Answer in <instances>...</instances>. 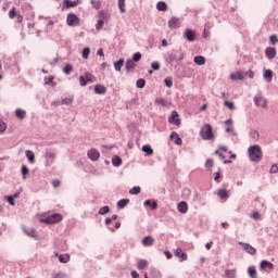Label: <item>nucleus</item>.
Wrapping results in <instances>:
<instances>
[{
    "mask_svg": "<svg viewBox=\"0 0 278 278\" xmlns=\"http://www.w3.org/2000/svg\"><path fill=\"white\" fill-rule=\"evenodd\" d=\"M149 266V262H147V260H139L137 263V268L139 270H144V268H147Z\"/></svg>",
    "mask_w": 278,
    "mask_h": 278,
    "instance_id": "nucleus-32",
    "label": "nucleus"
},
{
    "mask_svg": "<svg viewBox=\"0 0 278 278\" xmlns=\"http://www.w3.org/2000/svg\"><path fill=\"white\" fill-rule=\"evenodd\" d=\"M225 277L226 278H236V270H233V269H226Z\"/></svg>",
    "mask_w": 278,
    "mask_h": 278,
    "instance_id": "nucleus-44",
    "label": "nucleus"
},
{
    "mask_svg": "<svg viewBox=\"0 0 278 278\" xmlns=\"http://www.w3.org/2000/svg\"><path fill=\"white\" fill-rule=\"evenodd\" d=\"M178 212H180V214H186V212H188V203L184 201L179 202Z\"/></svg>",
    "mask_w": 278,
    "mask_h": 278,
    "instance_id": "nucleus-25",
    "label": "nucleus"
},
{
    "mask_svg": "<svg viewBox=\"0 0 278 278\" xmlns=\"http://www.w3.org/2000/svg\"><path fill=\"white\" fill-rule=\"evenodd\" d=\"M81 55H83V60H88V58L90 55V48H88V47L84 48Z\"/></svg>",
    "mask_w": 278,
    "mask_h": 278,
    "instance_id": "nucleus-45",
    "label": "nucleus"
},
{
    "mask_svg": "<svg viewBox=\"0 0 278 278\" xmlns=\"http://www.w3.org/2000/svg\"><path fill=\"white\" fill-rule=\"evenodd\" d=\"M136 86L138 88H144V86H147V80H144L143 78H139L137 81H136Z\"/></svg>",
    "mask_w": 278,
    "mask_h": 278,
    "instance_id": "nucleus-49",
    "label": "nucleus"
},
{
    "mask_svg": "<svg viewBox=\"0 0 278 278\" xmlns=\"http://www.w3.org/2000/svg\"><path fill=\"white\" fill-rule=\"evenodd\" d=\"M79 85L80 86H88V80L84 76H79Z\"/></svg>",
    "mask_w": 278,
    "mask_h": 278,
    "instance_id": "nucleus-61",
    "label": "nucleus"
},
{
    "mask_svg": "<svg viewBox=\"0 0 278 278\" xmlns=\"http://www.w3.org/2000/svg\"><path fill=\"white\" fill-rule=\"evenodd\" d=\"M55 157H58V154L54 152H47L46 153V159L47 160H51V161H47L46 162V166H49L50 164H53V160H55Z\"/></svg>",
    "mask_w": 278,
    "mask_h": 278,
    "instance_id": "nucleus-21",
    "label": "nucleus"
},
{
    "mask_svg": "<svg viewBox=\"0 0 278 278\" xmlns=\"http://www.w3.org/2000/svg\"><path fill=\"white\" fill-rule=\"evenodd\" d=\"M217 194L222 200L229 198V191L227 189H218Z\"/></svg>",
    "mask_w": 278,
    "mask_h": 278,
    "instance_id": "nucleus-28",
    "label": "nucleus"
},
{
    "mask_svg": "<svg viewBox=\"0 0 278 278\" xmlns=\"http://www.w3.org/2000/svg\"><path fill=\"white\" fill-rule=\"evenodd\" d=\"M90 3L94 10H101V1L100 0H90Z\"/></svg>",
    "mask_w": 278,
    "mask_h": 278,
    "instance_id": "nucleus-46",
    "label": "nucleus"
},
{
    "mask_svg": "<svg viewBox=\"0 0 278 278\" xmlns=\"http://www.w3.org/2000/svg\"><path fill=\"white\" fill-rule=\"evenodd\" d=\"M87 156L91 162H97L99 157H101V153H99L97 149L92 148L87 152Z\"/></svg>",
    "mask_w": 278,
    "mask_h": 278,
    "instance_id": "nucleus-8",
    "label": "nucleus"
},
{
    "mask_svg": "<svg viewBox=\"0 0 278 278\" xmlns=\"http://www.w3.org/2000/svg\"><path fill=\"white\" fill-rule=\"evenodd\" d=\"M127 205H129V199H122L117 202V210H124Z\"/></svg>",
    "mask_w": 278,
    "mask_h": 278,
    "instance_id": "nucleus-27",
    "label": "nucleus"
},
{
    "mask_svg": "<svg viewBox=\"0 0 278 278\" xmlns=\"http://www.w3.org/2000/svg\"><path fill=\"white\" fill-rule=\"evenodd\" d=\"M186 58V52L179 50H174L172 53L168 54L166 62L168 64H173V62H181Z\"/></svg>",
    "mask_w": 278,
    "mask_h": 278,
    "instance_id": "nucleus-3",
    "label": "nucleus"
},
{
    "mask_svg": "<svg viewBox=\"0 0 278 278\" xmlns=\"http://www.w3.org/2000/svg\"><path fill=\"white\" fill-rule=\"evenodd\" d=\"M112 164H113V166L118 167V166H121V164H123V159H121V156H114L112 159Z\"/></svg>",
    "mask_w": 278,
    "mask_h": 278,
    "instance_id": "nucleus-40",
    "label": "nucleus"
},
{
    "mask_svg": "<svg viewBox=\"0 0 278 278\" xmlns=\"http://www.w3.org/2000/svg\"><path fill=\"white\" fill-rule=\"evenodd\" d=\"M52 278H68L64 273H56L52 276Z\"/></svg>",
    "mask_w": 278,
    "mask_h": 278,
    "instance_id": "nucleus-62",
    "label": "nucleus"
},
{
    "mask_svg": "<svg viewBox=\"0 0 278 278\" xmlns=\"http://www.w3.org/2000/svg\"><path fill=\"white\" fill-rule=\"evenodd\" d=\"M230 79H244V72H237L230 75Z\"/></svg>",
    "mask_w": 278,
    "mask_h": 278,
    "instance_id": "nucleus-34",
    "label": "nucleus"
},
{
    "mask_svg": "<svg viewBox=\"0 0 278 278\" xmlns=\"http://www.w3.org/2000/svg\"><path fill=\"white\" fill-rule=\"evenodd\" d=\"M269 42H270V45H277V42H278L277 35H271L269 37Z\"/></svg>",
    "mask_w": 278,
    "mask_h": 278,
    "instance_id": "nucleus-59",
    "label": "nucleus"
},
{
    "mask_svg": "<svg viewBox=\"0 0 278 278\" xmlns=\"http://www.w3.org/2000/svg\"><path fill=\"white\" fill-rule=\"evenodd\" d=\"M43 223H46L47 225H55V223H60L62 222V214L59 213H54L52 215H49L48 217H46L45 219H42Z\"/></svg>",
    "mask_w": 278,
    "mask_h": 278,
    "instance_id": "nucleus-4",
    "label": "nucleus"
},
{
    "mask_svg": "<svg viewBox=\"0 0 278 278\" xmlns=\"http://www.w3.org/2000/svg\"><path fill=\"white\" fill-rule=\"evenodd\" d=\"M265 55H266L267 60H275V58L277 55V50L275 48H267L265 50Z\"/></svg>",
    "mask_w": 278,
    "mask_h": 278,
    "instance_id": "nucleus-15",
    "label": "nucleus"
},
{
    "mask_svg": "<svg viewBox=\"0 0 278 278\" xmlns=\"http://www.w3.org/2000/svg\"><path fill=\"white\" fill-rule=\"evenodd\" d=\"M168 123L176 125V127L181 125V119H179V113H177V111L172 112L170 116L168 117Z\"/></svg>",
    "mask_w": 278,
    "mask_h": 278,
    "instance_id": "nucleus-7",
    "label": "nucleus"
},
{
    "mask_svg": "<svg viewBox=\"0 0 278 278\" xmlns=\"http://www.w3.org/2000/svg\"><path fill=\"white\" fill-rule=\"evenodd\" d=\"M266 268H268L269 270H273V268H275V265L271 262L264 260L260 264V269L266 270Z\"/></svg>",
    "mask_w": 278,
    "mask_h": 278,
    "instance_id": "nucleus-14",
    "label": "nucleus"
},
{
    "mask_svg": "<svg viewBox=\"0 0 278 278\" xmlns=\"http://www.w3.org/2000/svg\"><path fill=\"white\" fill-rule=\"evenodd\" d=\"M142 247H153L155 244V239L151 236H146L142 241Z\"/></svg>",
    "mask_w": 278,
    "mask_h": 278,
    "instance_id": "nucleus-13",
    "label": "nucleus"
},
{
    "mask_svg": "<svg viewBox=\"0 0 278 278\" xmlns=\"http://www.w3.org/2000/svg\"><path fill=\"white\" fill-rule=\"evenodd\" d=\"M85 79L87 83L88 81L92 83V79H94V76L90 73H85Z\"/></svg>",
    "mask_w": 278,
    "mask_h": 278,
    "instance_id": "nucleus-60",
    "label": "nucleus"
},
{
    "mask_svg": "<svg viewBox=\"0 0 278 278\" xmlns=\"http://www.w3.org/2000/svg\"><path fill=\"white\" fill-rule=\"evenodd\" d=\"M142 151L146 155H153V149L149 144L143 146Z\"/></svg>",
    "mask_w": 278,
    "mask_h": 278,
    "instance_id": "nucleus-39",
    "label": "nucleus"
},
{
    "mask_svg": "<svg viewBox=\"0 0 278 278\" xmlns=\"http://www.w3.org/2000/svg\"><path fill=\"white\" fill-rule=\"evenodd\" d=\"M123 66H125V59H119L118 61L114 62V68L117 73H121Z\"/></svg>",
    "mask_w": 278,
    "mask_h": 278,
    "instance_id": "nucleus-23",
    "label": "nucleus"
},
{
    "mask_svg": "<svg viewBox=\"0 0 278 278\" xmlns=\"http://www.w3.org/2000/svg\"><path fill=\"white\" fill-rule=\"evenodd\" d=\"M118 9L121 14H125L126 9H125V0H118Z\"/></svg>",
    "mask_w": 278,
    "mask_h": 278,
    "instance_id": "nucleus-48",
    "label": "nucleus"
},
{
    "mask_svg": "<svg viewBox=\"0 0 278 278\" xmlns=\"http://www.w3.org/2000/svg\"><path fill=\"white\" fill-rule=\"evenodd\" d=\"M98 214H100V216H105V214H110V206H102L100 207V210L98 211Z\"/></svg>",
    "mask_w": 278,
    "mask_h": 278,
    "instance_id": "nucleus-41",
    "label": "nucleus"
},
{
    "mask_svg": "<svg viewBox=\"0 0 278 278\" xmlns=\"http://www.w3.org/2000/svg\"><path fill=\"white\" fill-rule=\"evenodd\" d=\"M150 275L152 278H162V273H160V270H157L156 268H151Z\"/></svg>",
    "mask_w": 278,
    "mask_h": 278,
    "instance_id": "nucleus-36",
    "label": "nucleus"
},
{
    "mask_svg": "<svg viewBox=\"0 0 278 278\" xmlns=\"http://www.w3.org/2000/svg\"><path fill=\"white\" fill-rule=\"evenodd\" d=\"M200 136H201L202 140H214V130L212 128V125L204 124L201 127Z\"/></svg>",
    "mask_w": 278,
    "mask_h": 278,
    "instance_id": "nucleus-2",
    "label": "nucleus"
},
{
    "mask_svg": "<svg viewBox=\"0 0 278 278\" xmlns=\"http://www.w3.org/2000/svg\"><path fill=\"white\" fill-rule=\"evenodd\" d=\"M15 116L16 118H20V121H23V118L27 116V112H25V110H22V109H16Z\"/></svg>",
    "mask_w": 278,
    "mask_h": 278,
    "instance_id": "nucleus-30",
    "label": "nucleus"
},
{
    "mask_svg": "<svg viewBox=\"0 0 278 278\" xmlns=\"http://www.w3.org/2000/svg\"><path fill=\"white\" fill-rule=\"evenodd\" d=\"M168 27H169V29H179V27H180L179 17L173 16L168 21Z\"/></svg>",
    "mask_w": 278,
    "mask_h": 278,
    "instance_id": "nucleus-11",
    "label": "nucleus"
},
{
    "mask_svg": "<svg viewBox=\"0 0 278 278\" xmlns=\"http://www.w3.org/2000/svg\"><path fill=\"white\" fill-rule=\"evenodd\" d=\"M18 14H16V8L13 7L10 11H9V18H14V16H17Z\"/></svg>",
    "mask_w": 278,
    "mask_h": 278,
    "instance_id": "nucleus-56",
    "label": "nucleus"
},
{
    "mask_svg": "<svg viewBox=\"0 0 278 278\" xmlns=\"http://www.w3.org/2000/svg\"><path fill=\"white\" fill-rule=\"evenodd\" d=\"M243 247V250L247 251L250 255H255V253H257V250H255V248H253L251 244L249 243H240Z\"/></svg>",
    "mask_w": 278,
    "mask_h": 278,
    "instance_id": "nucleus-19",
    "label": "nucleus"
},
{
    "mask_svg": "<svg viewBox=\"0 0 278 278\" xmlns=\"http://www.w3.org/2000/svg\"><path fill=\"white\" fill-rule=\"evenodd\" d=\"M130 60L137 64V62H140V60H142V53L136 52Z\"/></svg>",
    "mask_w": 278,
    "mask_h": 278,
    "instance_id": "nucleus-43",
    "label": "nucleus"
},
{
    "mask_svg": "<svg viewBox=\"0 0 278 278\" xmlns=\"http://www.w3.org/2000/svg\"><path fill=\"white\" fill-rule=\"evenodd\" d=\"M125 68H126L127 74L131 73V71H134L136 68L135 61H132L131 59H127L126 64H125Z\"/></svg>",
    "mask_w": 278,
    "mask_h": 278,
    "instance_id": "nucleus-16",
    "label": "nucleus"
},
{
    "mask_svg": "<svg viewBox=\"0 0 278 278\" xmlns=\"http://www.w3.org/2000/svg\"><path fill=\"white\" fill-rule=\"evenodd\" d=\"M21 173L23 179H27V175H29V167H27V165H22Z\"/></svg>",
    "mask_w": 278,
    "mask_h": 278,
    "instance_id": "nucleus-37",
    "label": "nucleus"
},
{
    "mask_svg": "<svg viewBox=\"0 0 278 278\" xmlns=\"http://www.w3.org/2000/svg\"><path fill=\"white\" fill-rule=\"evenodd\" d=\"M24 232L29 238H34L35 240H38V232L35 230V228H24Z\"/></svg>",
    "mask_w": 278,
    "mask_h": 278,
    "instance_id": "nucleus-17",
    "label": "nucleus"
},
{
    "mask_svg": "<svg viewBox=\"0 0 278 278\" xmlns=\"http://www.w3.org/2000/svg\"><path fill=\"white\" fill-rule=\"evenodd\" d=\"M194 64H198V66H203L205 64V56L203 55H197L193 59Z\"/></svg>",
    "mask_w": 278,
    "mask_h": 278,
    "instance_id": "nucleus-26",
    "label": "nucleus"
},
{
    "mask_svg": "<svg viewBox=\"0 0 278 278\" xmlns=\"http://www.w3.org/2000/svg\"><path fill=\"white\" fill-rule=\"evenodd\" d=\"M174 253L176 257L180 258V262H186V260H188V254L184 252L181 248H177Z\"/></svg>",
    "mask_w": 278,
    "mask_h": 278,
    "instance_id": "nucleus-12",
    "label": "nucleus"
},
{
    "mask_svg": "<svg viewBox=\"0 0 278 278\" xmlns=\"http://www.w3.org/2000/svg\"><path fill=\"white\" fill-rule=\"evenodd\" d=\"M254 104L256 105V108L265 109L266 105H268V101L263 97H254Z\"/></svg>",
    "mask_w": 278,
    "mask_h": 278,
    "instance_id": "nucleus-9",
    "label": "nucleus"
},
{
    "mask_svg": "<svg viewBox=\"0 0 278 278\" xmlns=\"http://www.w3.org/2000/svg\"><path fill=\"white\" fill-rule=\"evenodd\" d=\"M54 77L53 76H49L48 78H45V84L49 85L52 84V86H55V83H53Z\"/></svg>",
    "mask_w": 278,
    "mask_h": 278,
    "instance_id": "nucleus-57",
    "label": "nucleus"
},
{
    "mask_svg": "<svg viewBox=\"0 0 278 278\" xmlns=\"http://www.w3.org/2000/svg\"><path fill=\"white\" fill-rule=\"evenodd\" d=\"M56 257H59V262H61V264H68V262H71V255L70 254H55Z\"/></svg>",
    "mask_w": 278,
    "mask_h": 278,
    "instance_id": "nucleus-20",
    "label": "nucleus"
},
{
    "mask_svg": "<svg viewBox=\"0 0 278 278\" xmlns=\"http://www.w3.org/2000/svg\"><path fill=\"white\" fill-rule=\"evenodd\" d=\"M80 0H64L65 7L66 8H75L79 5Z\"/></svg>",
    "mask_w": 278,
    "mask_h": 278,
    "instance_id": "nucleus-29",
    "label": "nucleus"
},
{
    "mask_svg": "<svg viewBox=\"0 0 278 278\" xmlns=\"http://www.w3.org/2000/svg\"><path fill=\"white\" fill-rule=\"evenodd\" d=\"M169 140H172V142H174L175 144H177L178 147H181V144H184V140H181V138L179 137V134L173 131L169 136Z\"/></svg>",
    "mask_w": 278,
    "mask_h": 278,
    "instance_id": "nucleus-10",
    "label": "nucleus"
},
{
    "mask_svg": "<svg viewBox=\"0 0 278 278\" xmlns=\"http://www.w3.org/2000/svg\"><path fill=\"white\" fill-rule=\"evenodd\" d=\"M224 105L228 108V110H236V104L231 101H225Z\"/></svg>",
    "mask_w": 278,
    "mask_h": 278,
    "instance_id": "nucleus-52",
    "label": "nucleus"
},
{
    "mask_svg": "<svg viewBox=\"0 0 278 278\" xmlns=\"http://www.w3.org/2000/svg\"><path fill=\"white\" fill-rule=\"evenodd\" d=\"M73 103V98H65L61 101V105H71Z\"/></svg>",
    "mask_w": 278,
    "mask_h": 278,
    "instance_id": "nucleus-53",
    "label": "nucleus"
},
{
    "mask_svg": "<svg viewBox=\"0 0 278 278\" xmlns=\"http://www.w3.org/2000/svg\"><path fill=\"white\" fill-rule=\"evenodd\" d=\"M251 218H253L254 220H260L261 218L260 212L252 213Z\"/></svg>",
    "mask_w": 278,
    "mask_h": 278,
    "instance_id": "nucleus-63",
    "label": "nucleus"
},
{
    "mask_svg": "<svg viewBox=\"0 0 278 278\" xmlns=\"http://www.w3.org/2000/svg\"><path fill=\"white\" fill-rule=\"evenodd\" d=\"M250 136L253 140H260V132H257V130H252Z\"/></svg>",
    "mask_w": 278,
    "mask_h": 278,
    "instance_id": "nucleus-54",
    "label": "nucleus"
},
{
    "mask_svg": "<svg viewBox=\"0 0 278 278\" xmlns=\"http://www.w3.org/2000/svg\"><path fill=\"white\" fill-rule=\"evenodd\" d=\"M98 16H99V18L102 20V21H108V18H109L108 11H105V10H100V11L98 12Z\"/></svg>",
    "mask_w": 278,
    "mask_h": 278,
    "instance_id": "nucleus-38",
    "label": "nucleus"
},
{
    "mask_svg": "<svg viewBox=\"0 0 278 278\" xmlns=\"http://www.w3.org/2000/svg\"><path fill=\"white\" fill-rule=\"evenodd\" d=\"M25 153H26V157H27L28 162L30 164H34V162H36V154H34V152L30 150H27Z\"/></svg>",
    "mask_w": 278,
    "mask_h": 278,
    "instance_id": "nucleus-31",
    "label": "nucleus"
},
{
    "mask_svg": "<svg viewBox=\"0 0 278 278\" xmlns=\"http://www.w3.org/2000/svg\"><path fill=\"white\" fill-rule=\"evenodd\" d=\"M105 23H108V21L101 20V18L98 20V23L96 24V29H97V31L103 29V25H105Z\"/></svg>",
    "mask_w": 278,
    "mask_h": 278,
    "instance_id": "nucleus-42",
    "label": "nucleus"
},
{
    "mask_svg": "<svg viewBox=\"0 0 278 278\" xmlns=\"http://www.w3.org/2000/svg\"><path fill=\"white\" fill-rule=\"evenodd\" d=\"M248 274L250 278H257V269H255V266H250L248 268Z\"/></svg>",
    "mask_w": 278,
    "mask_h": 278,
    "instance_id": "nucleus-33",
    "label": "nucleus"
},
{
    "mask_svg": "<svg viewBox=\"0 0 278 278\" xmlns=\"http://www.w3.org/2000/svg\"><path fill=\"white\" fill-rule=\"evenodd\" d=\"M63 73H65L66 75H71V73H73V66L71 65V63H67V64L64 66Z\"/></svg>",
    "mask_w": 278,
    "mask_h": 278,
    "instance_id": "nucleus-47",
    "label": "nucleus"
},
{
    "mask_svg": "<svg viewBox=\"0 0 278 278\" xmlns=\"http://www.w3.org/2000/svg\"><path fill=\"white\" fill-rule=\"evenodd\" d=\"M269 173H271V174L278 173V164L273 165V166L270 167Z\"/></svg>",
    "mask_w": 278,
    "mask_h": 278,
    "instance_id": "nucleus-64",
    "label": "nucleus"
},
{
    "mask_svg": "<svg viewBox=\"0 0 278 278\" xmlns=\"http://www.w3.org/2000/svg\"><path fill=\"white\" fill-rule=\"evenodd\" d=\"M248 154L251 162H262V148L260 146H251L248 149Z\"/></svg>",
    "mask_w": 278,
    "mask_h": 278,
    "instance_id": "nucleus-1",
    "label": "nucleus"
},
{
    "mask_svg": "<svg viewBox=\"0 0 278 278\" xmlns=\"http://www.w3.org/2000/svg\"><path fill=\"white\" fill-rule=\"evenodd\" d=\"M164 84H165L166 88H173V78L172 77L165 78Z\"/></svg>",
    "mask_w": 278,
    "mask_h": 278,
    "instance_id": "nucleus-51",
    "label": "nucleus"
},
{
    "mask_svg": "<svg viewBox=\"0 0 278 278\" xmlns=\"http://www.w3.org/2000/svg\"><path fill=\"white\" fill-rule=\"evenodd\" d=\"M143 204L146 205V207H150V210H153V211L157 210V201H155V200H153V201L146 200L143 202Z\"/></svg>",
    "mask_w": 278,
    "mask_h": 278,
    "instance_id": "nucleus-22",
    "label": "nucleus"
},
{
    "mask_svg": "<svg viewBox=\"0 0 278 278\" xmlns=\"http://www.w3.org/2000/svg\"><path fill=\"white\" fill-rule=\"evenodd\" d=\"M96 94H105L108 92V88L101 84H98L93 88Z\"/></svg>",
    "mask_w": 278,
    "mask_h": 278,
    "instance_id": "nucleus-18",
    "label": "nucleus"
},
{
    "mask_svg": "<svg viewBox=\"0 0 278 278\" xmlns=\"http://www.w3.org/2000/svg\"><path fill=\"white\" fill-rule=\"evenodd\" d=\"M156 10L159 12H166V10H168V4H166V2H164V1H159L156 3Z\"/></svg>",
    "mask_w": 278,
    "mask_h": 278,
    "instance_id": "nucleus-24",
    "label": "nucleus"
},
{
    "mask_svg": "<svg viewBox=\"0 0 278 278\" xmlns=\"http://www.w3.org/2000/svg\"><path fill=\"white\" fill-rule=\"evenodd\" d=\"M66 23L68 27H79L80 20L75 13L67 14Z\"/></svg>",
    "mask_w": 278,
    "mask_h": 278,
    "instance_id": "nucleus-5",
    "label": "nucleus"
},
{
    "mask_svg": "<svg viewBox=\"0 0 278 278\" xmlns=\"http://www.w3.org/2000/svg\"><path fill=\"white\" fill-rule=\"evenodd\" d=\"M141 192V189L139 186L137 187H132L130 190H129V194H140Z\"/></svg>",
    "mask_w": 278,
    "mask_h": 278,
    "instance_id": "nucleus-50",
    "label": "nucleus"
},
{
    "mask_svg": "<svg viewBox=\"0 0 278 278\" xmlns=\"http://www.w3.org/2000/svg\"><path fill=\"white\" fill-rule=\"evenodd\" d=\"M263 77L264 79H268V81H273V70H265Z\"/></svg>",
    "mask_w": 278,
    "mask_h": 278,
    "instance_id": "nucleus-35",
    "label": "nucleus"
},
{
    "mask_svg": "<svg viewBox=\"0 0 278 278\" xmlns=\"http://www.w3.org/2000/svg\"><path fill=\"white\" fill-rule=\"evenodd\" d=\"M184 38H186L188 42H194V40H197V31H194L192 28H187L185 30Z\"/></svg>",
    "mask_w": 278,
    "mask_h": 278,
    "instance_id": "nucleus-6",
    "label": "nucleus"
},
{
    "mask_svg": "<svg viewBox=\"0 0 278 278\" xmlns=\"http://www.w3.org/2000/svg\"><path fill=\"white\" fill-rule=\"evenodd\" d=\"M151 68H152V71H160V62L154 61V62L151 64Z\"/></svg>",
    "mask_w": 278,
    "mask_h": 278,
    "instance_id": "nucleus-58",
    "label": "nucleus"
},
{
    "mask_svg": "<svg viewBox=\"0 0 278 278\" xmlns=\"http://www.w3.org/2000/svg\"><path fill=\"white\" fill-rule=\"evenodd\" d=\"M205 168H214V160L207 159L205 162Z\"/></svg>",
    "mask_w": 278,
    "mask_h": 278,
    "instance_id": "nucleus-55",
    "label": "nucleus"
}]
</instances>
